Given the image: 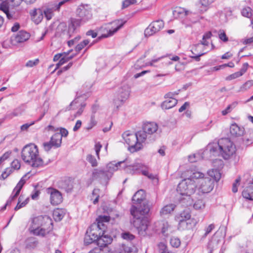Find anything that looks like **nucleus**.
Instances as JSON below:
<instances>
[{
    "label": "nucleus",
    "instance_id": "12",
    "mask_svg": "<svg viewBox=\"0 0 253 253\" xmlns=\"http://www.w3.org/2000/svg\"><path fill=\"white\" fill-rule=\"evenodd\" d=\"M111 177L110 173H106L105 170L94 169L89 179L90 183L95 180H104L105 181L110 179Z\"/></svg>",
    "mask_w": 253,
    "mask_h": 253
},
{
    "label": "nucleus",
    "instance_id": "22",
    "mask_svg": "<svg viewBox=\"0 0 253 253\" xmlns=\"http://www.w3.org/2000/svg\"><path fill=\"white\" fill-rule=\"evenodd\" d=\"M244 128L240 127L236 124L231 125L230 128V132L233 137H241L244 133Z\"/></svg>",
    "mask_w": 253,
    "mask_h": 253
},
{
    "label": "nucleus",
    "instance_id": "47",
    "mask_svg": "<svg viewBox=\"0 0 253 253\" xmlns=\"http://www.w3.org/2000/svg\"><path fill=\"white\" fill-rule=\"evenodd\" d=\"M253 85V80H249L243 84L241 87L240 91H245L250 88Z\"/></svg>",
    "mask_w": 253,
    "mask_h": 253
},
{
    "label": "nucleus",
    "instance_id": "3",
    "mask_svg": "<svg viewBox=\"0 0 253 253\" xmlns=\"http://www.w3.org/2000/svg\"><path fill=\"white\" fill-rule=\"evenodd\" d=\"M196 188V181L191 179V178H185L183 179L178 185L177 191L182 196H186L187 199L186 206H191L193 203V200L190 196L194 194ZM185 200L183 198L182 202H184Z\"/></svg>",
    "mask_w": 253,
    "mask_h": 253
},
{
    "label": "nucleus",
    "instance_id": "51",
    "mask_svg": "<svg viewBox=\"0 0 253 253\" xmlns=\"http://www.w3.org/2000/svg\"><path fill=\"white\" fill-rule=\"evenodd\" d=\"M205 207V204L202 200L196 201L193 204V207L196 210L202 209Z\"/></svg>",
    "mask_w": 253,
    "mask_h": 253
},
{
    "label": "nucleus",
    "instance_id": "33",
    "mask_svg": "<svg viewBox=\"0 0 253 253\" xmlns=\"http://www.w3.org/2000/svg\"><path fill=\"white\" fill-rule=\"evenodd\" d=\"M175 205L170 204L164 206L160 211V213L161 216H164L170 213L175 209Z\"/></svg>",
    "mask_w": 253,
    "mask_h": 253
},
{
    "label": "nucleus",
    "instance_id": "44",
    "mask_svg": "<svg viewBox=\"0 0 253 253\" xmlns=\"http://www.w3.org/2000/svg\"><path fill=\"white\" fill-rule=\"evenodd\" d=\"M204 174L203 173L199 171H196L193 172L188 178H191L193 180H194V179L196 180L198 179L199 181L200 179L204 178Z\"/></svg>",
    "mask_w": 253,
    "mask_h": 253
},
{
    "label": "nucleus",
    "instance_id": "20",
    "mask_svg": "<svg viewBox=\"0 0 253 253\" xmlns=\"http://www.w3.org/2000/svg\"><path fill=\"white\" fill-rule=\"evenodd\" d=\"M202 46L200 43L193 45L191 50L192 55H189V56L194 59L196 61H199L200 60V57L206 53L200 50Z\"/></svg>",
    "mask_w": 253,
    "mask_h": 253
},
{
    "label": "nucleus",
    "instance_id": "54",
    "mask_svg": "<svg viewBox=\"0 0 253 253\" xmlns=\"http://www.w3.org/2000/svg\"><path fill=\"white\" fill-rule=\"evenodd\" d=\"M136 2V0H125L123 1L122 9L126 8L131 4H134Z\"/></svg>",
    "mask_w": 253,
    "mask_h": 253
},
{
    "label": "nucleus",
    "instance_id": "43",
    "mask_svg": "<svg viewBox=\"0 0 253 253\" xmlns=\"http://www.w3.org/2000/svg\"><path fill=\"white\" fill-rule=\"evenodd\" d=\"M33 233L34 235L42 236H44L46 234L45 229L36 227L35 228L33 229Z\"/></svg>",
    "mask_w": 253,
    "mask_h": 253
},
{
    "label": "nucleus",
    "instance_id": "1",
    "mask_svg": "<svg viewBox=\"0 0 253 253\" xmlns=\"http://www.w3.org/2000/svg\"><path fill=\"white\" fill-rule=\"evenodd\" d=\"M150 210V206L145 202L143 207H136L132 205L130 210V213L133 216V218L130 220L131 224L138 230H146L149 222L148 216Z\"/></svg>",
    "mask_w": 253,
    "mask_h": 253
},
{
    "label": "nucleus",
    "instance_id": "8",
    "mask_svg": "<svg viewBox=\"0 0 253 253\" xmlns=\"http://www.w3.org/2000/svg\"><path fill=\"white\" fill-rule=\"evenodd\" d=\"M126 22V20L120 19L115 20L108 23V26L106 28L107 33L102 34L100 37H98V40H100L102 38H106L112 36L121 29Z\"/></svg>",
    "mask_w": 253,
    "mask_h": 253
},
{
    "label": "nucleus",
    "instance_id": "30",
    "mask_svg": "<svg viewBox=\"0 0 253 253\" xmlns=\"http://www.w3.org/2000/svg\"><path fill=\"white\" fill-rule=\"evenodd\" d=\"M85 106V104H79L78 98H76L70 104V106L71 107H73V109H75L76 108H77L79 107H80V109L77 112V115L78 116L80 115L83 113V108Z\"/></svg>",
    "mask_w": 253,
    "mask_h": 253
},
{
    "label": "nucleus",
    "instance_id": "11",
    "mask_svg": "<svg viewBox=\"0 0 253 253\" xmlns=\"http://www.w3.org/2000/svg\"><path fill=\"white\" fill-rule=\"evenodd\" d=\"M164 26V22L163 20H158L154 21L145 29L144 31L145 36L146 37L152 36L160 31Z\"/></svg>",
    "mask_w": 253,
    "mask_h": 253
},
{
    "label": "nucleus",
    "instance_id": "59",
    "mask_svg": "<svg viewBox=\"0 0 253 253\" xmlns=\"http://www.w3.org/2000/svg\"><path fill=\"white\" fill-rule=\"evenodd\" d=\"M11 165V168H12L13 170L19 169L20 168V164L17 160H14Z\"/></svg>",
    "mask_w": 253,
    "mask_h": 253
},
{
    "label": "nucleus",
    "instance_id": "42",
    "mask_svg": "<svg viewBox=\"0 0 253 253\" xmlns=\"http://www.w3.org/2000/svg\"><path fill=\"white\" fill-rule=\"evenodd\" d=\"M89 43V40L88 39L84 40L83 42H81L75 47V50L77 52H80L83 49L86 45Z\"/></svg>",
    "mask_w": 253,
    "mask_h": 253
},
{
    "label": "nucleus",
    "instance_id": "29",
    "mask_svg": "<svg viewBox=\"0 0 253 253\" xmlns=\"http://www.w3.org/2000/svg\"><path fill=\"white\" fill-rule=\"evenodd\" d=\"M244 198L249 200H253V185L247 187L243 191Z\"/></svg>",
    "mask_w": 253,
    "mask_h": 253
},
{
    "label": "nucleus",
    "instance_id": "10",
    "mask_svg": "<svg viewBox=\"0 0 253 253\" xmlns=\"http://www.w3.org/2000/svg\"><path fill=\"white\" fill-rule=\"evenodd\" d=\"M199 190L203 193L210 192L214 187V181L209 177H205L198 181Z\"/></svg>",
    "mask_w": 253,
    "mask_h": 253
},
{
    "label": "nucleus",
    "instance_id": "63",
    "mask_svg": "<svg viewBox=\"0 0 253 253\" xmlns=\"http://www.w3.org/2000/svg\"><path fill=\"white\" fill-rule=\"evenodd\" d=\"M125 101H121V98L118 97V98L114 100V104L115 106L118 109L120 106L123 105Z\"/></svg>",
    "mask_w": 253,
    "mask_h": 253
},
{
    "label": "nucleus",
    "instance_id": "48",
    "mask_svg": "<svg viewBox=\"0 0 253 253\" xmlns=\"http://www.w3.org/2000/svg\"><path fill=\"white\" fill-rule=\"evenodd\" d=\"M121 236L124 239L127 241H132L135 238V236L133 234L128 232H125L122 233Z\"/></svg>",
    "mask_w": 253,
    "mask_h": 253
},
{
    "label": "nucleus",
    "instance_id": "35",
    "mask_svg": "<svg viewBox=\"0 0 253 253\" xmlns=\"http://www.w3.org/2000/svg\"><path fill=\"white\" fill-rule=\"evenodd\" d=\"M243 144L248 146L253 143V131L249 130L244 138H242Z\"/></svg>",
    "mask_w": 253,
    "mask_h": 253
},
{
    "label": "nucleus",
    "instance_id": "46",
    "mask_svg": "<svg viewBox=\"0 0 253 253\" xmlns=\"http://www.w3.org/2000/svg\"><path fill=\"white\" fill-rule=\"evenodd\" d=\"M13 169L12 168H7L2 173L1 175V178L2 179H6L11 173H12L13 171Z\"/></svg>",
    "mask_w": 253,
    "mask_h": 253
},
{
    "label": "nucleus",
    "instance_id": "7",
    "mask_svg": "<svg viewBox=\"0 0 253 253\" xmlns=\"http://www.w3.org/2000/svg\"><path fill=\"white\" fill-rule=\"evenodd\" d=\"M103 234H102V231L98 228V226L95 224H92L86 230L84 239V244L88 245L93 243H96L98 245V240Z\"/></svg>",
    "mask_w": 253,
    "mask_h": 253
},
{
    "label": "nucleus",
    "instance_id": "64",
    "mask_svg": "<svg viewBox=\"0 0 253 253\" xmlns=\"http://www.w3.org/2000/svg\"><path fill=\"white\" fill-rule=\"evenodd\" d=\"M159 247L161 250L162 251L160 253H172V252L168 250L167 246L164 244L161 243L159 244Z\"/></svg>",
    "mask_w": 253,
    "mask_h": 253
},
{
    "label": "nucleus",
    "instance_id": "2",
    "mask_svg": "<svg viewBox=\"0 0 253 253\" xmlns=\"http://www.w3.org/2000/svg\"><path fill=\"white\" fill-rule=\"evenodd\" d=\"M22 160L33 167H39L42 166L43 161L39 157V151L37 145L30 143L25 146L21 152Z\"/></svg>",
    "mask_w": 253,
    "mask_h": 253
},
{
    "label": "nucleus",
    "instance_id": "24",
    "mask_svg": "<svg viewBox=\"0 0 253 253\" xmlns=\"http://www.w3.org/2000/svg\"><path fill=\"white\" fill-rule=\"evenodd\" d=\"M58 186L66 192H70L73 188V181L70 179L61 180L58 183Z\"/></svg>",
    "mask_w": 253,
    "mask_h": 253
},
{
    "label": "nucleus",
    "instance_id": "40",
    "mask_svg": "<svg viewBox=\"0 0 253 253\" xmlns=\"http://www.w3.org/2000/svg\"><path fill=\"white\" fill-rule=\"evenodd\" d=\"M53 216L55 221H59L63 218L64 214L61 210L57 209L53 211Z\"/></svg>",
    "mask_w": 253,
    "mask_h": 253
},
{
    "label": "nucleus",
    "instance_id": "56",
    "mask_svg": "<svg viewBox=\"0 0 253 253\" xmlns=\"http://www.w3.org/2000/svg\"><path fill=\"white\" fill-rule=\"evenodd\" d=\"M170 243L172 247L175 248H178L180 245V241L177 238H173L171 239Z\"/></svg>",
    "mask_w": 253,
    "mask_h": 253
},
{
    "label": "nucleus",
    "instance_id": "45",
    "mask_svg": "<svg viewBox=\"0 0 253 253\" xmlns=\"http://www.w3.org/2000/svg\"><path fill=\"white\" fill-rule=\"evenodd\" d=\"M86 160L93 167L97 166V162L95 158L92 155L89 154L86 157Z\"/></svg>",
    "mask_w": 253,
    "mask_h": 253
},
{
    "label": "nucleus",
    "instance_id": "13",
    "mask_svg": "<svg viewBox=\"0 0 253 253\" xmlns=\"http://www.w3.org/2000/svg\"><path fill=\"white\" fill-rule=\"evenodd\" d=\"M145 193L143 190L141 189L137 191L132 197V201L133 204H135L136 206H135L136 207H139L141 206L143 207L144 202L149 205L148 201L145 200Z\"/></svg>",
    "mask_w": 253,
    "mask_h": 253
},
{
    "label": "nucleus",
    "instance_id": "15",
    "mask_svg": "<svg viewBox=\"0 0 253 253\" xmlns=\"http://www.w3.org/2000/svg\"><path fill=\"white\" fill-rule=\"evenodd\" d=\"M30 37L29 33L25 31H20L11 37L12 42L15 43H22L27 41Z\"/></svg>",
    "mask_w": 253,
    "mask_h": 253
},
{
    "label": "nucleus",
    "instance_id": "17",
    "mask_svg": "<svg viewBox=\"0 0 253 253\" xmlns=\"http://www.w3.org/2000/svg\"><path fill=\"white\" fill-rule=\"evenodd\" d=\"M196 222L194 219L183 220L179 219L178 223V229L180 230H189L194 227Z\"/></svg>",
    "mask_w": 253,
    "mask_h": 253
},
{
    "label": "nucleus",
    "instance_id": "14",
    "mask_svg": "<svg viewBox=\"0 0 253 253\" xmlns=\"http://www.w3.org/2000/svg\"><path fill=\"white\" fill-rule=\"evenodd\" d=\"M47 192L50 195V203L52 205H57L62 202V195L59 191L53 188H49L47 189Z\"/></svg>",
    "mask_w": 253,
    "mask_h": 253
},
{
    "label": "nucleus",
    "instance_id": "5",
    "mask_svg": "<svg viewBox=\"0 0 253 253\" xmlns=\"http://www.w3.org/2000/svg\"><path fill=\"white\" fill-rule=\"evenodd\" d=\"M139 131L135 133H129L128 131L124 132L122 136L126 144L129 146V150L131 152H134L141 149L142 145L138 135Z\"/></svg>",
    "mask_w": 253,
    "mask_h": 253
},
{
    "label": "nucleus",
    "instance_id": "28",
    "mask_svg": "<svg viewBox=\"0 0 253 253\" xmlns=\"http://www.w3.org/2000/svg\"><path fill=\"white\" fill-rule=\"evenodd\" d=\"M112 239L110 237L103 234V235L101 236L100 239L98 240L97 245L101 248L104 247L105 248L108 244L112 242Z\"/></svg>",
    "mask_w": 253,
    "mask_h": 253
},
{
    "label": "nucleus",
    "instance_id": "18",
    "mask_svg": "<svg viewBox=\"0 0 253 253\" xmlns=\"http://www.w3.org/2000/svg\"><path fill=\"white\" fill-rule=\"evenodd\" d=\"M43 8H35L30 12V14L32 17L33 20L37 24L40 23L43 18Z\"/></svg>",
    "mask_w": 253,
    "mask_h": 253
},
{
    "label": "nucleus",
    "instance_id": "52",
    "mask_svg": "<svg viewBox=\"0 0 253 253\" xmlns=\"http://www.w3.org/2000/svg\"><path fill=\"white\" fill-rule=\"evenodd\" d=\"M23 199H24L22 195H20L18 198V202L16 206L14 208L15 211H17V210L20 209L21 208L25 206V204L23 203V202H22Z\"/></svg>",
    "mask_w": 253,
    "mask_h": 253
},
{
    "label": "nucleus",
    "instance_id": "27",
    "mask_svg": "<svg viewBox=\"0 0 253 253\" xmlns=\"http://www.w3.org/2000/svg\"><path fill=\"white\" fill-rule=\"evenodd\" d=\"M177 103V100L175 98L168 99L164 101L161 104L163 109H169L175 106Z\"/></svg>",
    "mask_w": 253,
    "mask_h": 253
},
{
    "label": "nucleus",
    "instance_id": "57",
    "mask_svg": "<svg viewBox=\"0 0 253 253\" xmlns=\"http://www.w3.org/2000/svg\"><path fill=\"white\" fill-rule=\"evenodd\" d=\"M200 156L199 154H193L188 157V160L190 163H194L197 161Z\"/></svg>",
    "mask_w": 253,
    "mask_h": 253
},
{
    "label": "nucleus",
    "instance_id": "62",
    "mask_svg": "<svg viewBox=\"0 0 253 253\" xmlns=\"http://www.w3.org/2000/svg\"><path fill=\"white\" fill-rule=\"evenodd\" d=\"M28 242V245L32 247L36 246L38 242L34 238H30L27 240Z\"/></svg>",
    "mask_w": 253,
    "mask_h": 253
},
{
    "label": "nucleus",
    "instance_id": "36",
    "mask_svg": "<svg viewBox=\"0 0 253 253\" xmlns=\"http://www.w3.org/2000/svg\"><path fill=\"white\" fill-rule=\"evenodd\" d=\"M25 183V180L24 179L23 177H22L20 180L18 182L17 184L16 185V187L14 188L13 191V193H14L13 194V197H17L20 192L21 190L22 189L23 185H24Z\"/></svg>",
    "mask_w": 253,
    "mask_h": 253
},
{
    "label": "nucleus",
    "instance_id": "55",
    "mask_svg": "<svg viewBox=\"0 0 253 253\" xmlns=\"http://www.w3.org/2000/svg\"><path fill=\"white\" fill-rule=\"evenodd\" d=\"M100 191V190L99 189H94L92 191V196L95 197V198L94 199V201H93V203L94 204H96L98 203L99 198V192Z\"/></svg>",
    "mask_w": 253,
    "mask_h": 253
},
{
    "label": "nucleus",
    "instance_id": "50",
    "mask_svg": "<svg viewBox=\"0 0 253 253\" xmlns=\"http://www.w3.org/2000/svg\"><path fill=\"white\" fill-rule=\"evenodd\" d=\"M107 251H108V248L102 249L99 246L98 247L94 248L88 253H107Z\"/></svg>",
    "mask_w": 253,
    "mask_h": 253
},
{
    "label": "nucleus",
    "instance_id": "37",
    "mask_svg": "<svg viewBox=\"0 0 253 253\" xmlns=\"http://www.w3.org/2000/svg\"><path fill=\"white\" fill-rule=\"evenodd\" d=\"M69 53H66L62 56L59 60L58 63L56 64V69L58 68L60 66L63 65L65 63L73 58V56H68Z\"/></svg>",
    "mask_w": 253,
    "mask_h": 253
},
{
    "label": "nucleus",
    "instance_id": "25",
    "mask_svg": "<svg viewBox=\"0 0 253 253\" xmlns=\"http://www.w3.org/2000/svg\"><path fill=\"white\" fill-rule=\"evenodd\" d=\"M125 161H120L116 163H114V162L110 163L107 165L106 170H105L106 173H110L112 177L113 172L119 169V167H121V165L125 164Z\"/></svg>",
    "mask_w": 253,
    "mask_h": 253
},
{
    "label": "nucleus",
    "instance_id": "32",
    "mask_svg": "<svg viewBox=\"0 0 253 253\" xmlns=\"http://www.w3.org/2000/svg\"><path fill=\"white\" fill-rule=\"evenodd\" d=\"M50 141L54 147L56 148L60 147L62 142L61 135L58 132L55 133L51 137Z\"/></svg>",
    "mask_w": 253,
    "mask_h": 253
},
{
    "label": "nucleus",
    "instance_id": "6",
    "mask_svg": "<svg viewBox=\"0 0 253 253\" xmlns=\"http://www.w3.org/2000/svg\"><path fill=\"white\" fill-rule=\"evenodd\" d=\"M220 155L225 160L230 158L236 152V147L232 142L227 138L219 140Z\"/></svg>",
    "mask_w": 253,
    "mask_h": 253
},
{
    "label": "nucleus",
    "instance_id": "16",
    "mask_svg": "<svg viewBox=\"0 0 253 253\" xmlns=\"http://www.w3.org/2000/svg\"><path fill=\"white\" fill-rule=\"evenodd\" d=\"M25 110V107L24 105H21L16 108L13 111L9 113H7L3 118L0 119V125L3 123L6 119H11L14 117H17L21 115Z\"/></svg>",
    "mask_w": 253,
    "mask_h": 253
},
{
    "label": "nucleus",
    "instance_id": "26",
    "mask_svg": "<svg viewBox=\"0 0 253 253\" xmlns=\"http://www.w3.org/2000/svg\"><path fill=\"white\" fill-rule=\"evenodd\" d=\"M137 250L134 247H130L126 245H123L117 251L110 253V251L108 249L107 253H136Z\"/></svg>",
    "mask_w": 253,
    "mask_h": 253
},
{
    "label": "nucleus",
    "instance_id": "60",
    "mask_svg": "<svg viewBox=\"0 0 253 253\" xmlns=\"http://www.w3.org/2000/svg\"><path fill=\"white\" fill-rule=\"evenodd\" d=\"M241 76H242L241 74L239 72H237L226 77V80L230 81L240 77Z\"/></svg>",
    "mask_w": 253,
    "mask_h": 253
},
{
    "label": "nucleus",
    "instance_id": "23",
    "mask_svg": "<svg viewBox=\"0 0 253 253\" xmlns=\"http://www.w3.org/2000/svg\"><path fill=\"white\" fill-rule=\"evenodd\" d=\"M130 89L127 84H124L118 91V97L121 98V101H125L128 97Z\"/></svg>",
    "mask_w": 253,
    "mask_h": 253
},
{
    "label": "nucleus",
    "instance_id": "39",
    "mask_svg": "<svg viewBox=\"0 0 253 253\" xmlns=\"http://www.w3.org/2000/svg\"><path fill=\"white\" fill-rule=\"evenodd\" d=\"M178 221H179V219H183V220H188L190 219L191 215L189 212V210L186 209L182 211L180 214L179 216L177 217Z\"/></svg>",
    "mask_w": 253,
    "mask_h": 253
},
{
    "label": "nucleus",
    "instance_id": "61",
    "mask_svg": "<svg viewBox=\"0 0 253 253\" xmlns=\"http://www.w3.org/2000/svg\"><path fill=\"white\" fill-rule=\"evenodd\" d=\"M43 146L44 150L46 151H47V152L49 151L51 149L52 147H54L52 145V143L51 142V141L50 140L48 142L43 143Z\"/></svg>",
    "mask_w": 253,
    "mask_h": 253
},
{
    "label": "nucleus",
    "instance_id": "58",
    "mask_svg": "<svg viewBox=\"0 0 253 253\" xmlns=\"http://www.w3.org/2000/svg\"><path fill=\"white\" fill-rule=\"evenodd\" d=\"M39 62V60L38 59H36L34 60H29L27 62L26 66L28 67H32L34 66L37 65Z\"/></svg>",
    "mask_w": 253,
    "mask_h": 253
},
{
    "label": "nucleus",
    "instance_id": "9",
    "mask_svg": "<svg viewBox=\"0 0 253 253\" xmlns=\"http://www.w3.org/2000/svg\"><path fill=\"white\" fill-rule=\"evenodd\" d=\"M76 14L83 23H85L92 17L91 9L88 7L87 5H80L76 10Z\"/></svg>",
    "mask_w": 253,
    "mask_h": 253
},
{
    "label": "nucleus",
    "instance_id": "19",
    "mask_svg": "<svg viewBox=\"0 0 253 253\" xmlns=\"http://www.w3.org/2000/svg\"><path fill=\"white\" fill-rule=\"evenodd\" d=\"M110 216L107 215H100L96 219L97 224H95L98 226V228L102 231V234H105L106 229V226L105 223L109 222L110 220Z\"/></svg>",
    "mask_w": 253,
    "mask_h": 253
},
{
    "label": "nucleus",
    "instance_id": "31",
    "mask_svg": "<svg viewBox=\"0 0 253 253\" xmlns=\"http://www.w3.org/2000/svg\"><path fill=\"white\" fill-rule=\"evenodd\" d=\"M208 174L213 181H218L221 178V174L218 169H212L208 171Z\"/></svg>",
    "mask_w": 253,
    "mask_h": 253
},
{
    "label": "nucleus",
    "instance_id": "34",
    "mask_svg": "<svg viewBox=\"0 0 253 253\" xmlns=\"http://www.w3.org/2000/svg\"><path fill=\"white\" fill-rule=\"evenodd\" d=\"M219 140L218 141L217 144L215 143L211 145H209L208 148L210 149L211 154L213 156H217L219 154H220V148H219Z\"/></svg>",
    "mask_w": 253,
    "mask_h": 253
},
{
    "label": "nucleus",
    "instance_id": "4",
    "mask_svg": "<svg viewBox=\"0 0 253 253\" xmlns=\"http://www.w3.org/2000/svg\"><path fill=\"white\" fill-rule=\"evenodd\" d=\"M140 141L144 142L146 139L154 141L159 135L158 126L153 122H147L143 123L142 129L139 130Z\"/></svg>",
    "mask_w": 253,
    "mask_h": 253
},
{
    "label": "nucleus",
    "instance_id": "38",
    "mask_svg": "<svg viewBox=\"0 0 253 253\" xmlns=\"http://www.w3.org/2000/svg\"><path fill=\"white\" fill-rule=\"evenodd\" d=\"M124 161L125 162V164H122L121 167H119V169H126L127 168H129L130 169H131L133 171L137 170L139 169V167L140 165L138 164L136 165H130L127 163V160L126 159Z\"/></svg>",
    "mask_w": 253,
    "mask_h": 253
},
{
    "label": "nucleus",
    "instance_id": "53",
    "mask_svg": "<svg viewBox=\"0 0 253 253\" xmlns=\"http://www.w3.org/2000/svg\"><path fill=\"white\" fill-rule=\"evenodd\" d=\"M218 37L220 40L223 42H227L228 41V38L227 37L225 32L223 30H219Z\"/></svg>",
    "mask_w": 253,
    "mask_h": 253
},
{
    "label": "nucleus",
    "instance_id": "21",
    "mask_svg": "<svg viewBox=\"0 0 253 253\" xmlns=\"http://www.w3.org/2000/svg\"><path fill=\"white\" fill-rule=\"evenodd\" d=\"M82 23L83 22L79 19L75 18L70 19L68 23V33L70 36L75 32L76 29L80 27Z\"/></svg>",
    "mask_w": 253,
    "mask_h": 253
},
{
    "label": "nucleus",
    "instance_id": "49",
    "mask_svg": "<svg viewBox=\"0 0 253 253\" xmlns=\"http://www.w3.org/2000/svg\"><path fill=\"white\" fill-rule=\"evenodd\" d=\"M242 14L243 16L250 18L251 17L252 9L249 7H246L244 8L242 10Z\"/></svg>",
    "mask_w": 253,
    "mask_h": 253
},
{
    "label": "nucleus",
    "instance_id": "41",
    "mask_svg": "<svg viewBox=\"0 0 253 253\" xmlns=\"http://www.w3.org/2000/svg\"><path fill=\"white\" fill-rule=\"evenodd\" d=\"M43 14L46 19L48 20H50L53 16V11L55 10L54 7L43 8Z\"/></svg>",
    "mask_w": 253,
    "mask_h": 253
}]
</instances>
